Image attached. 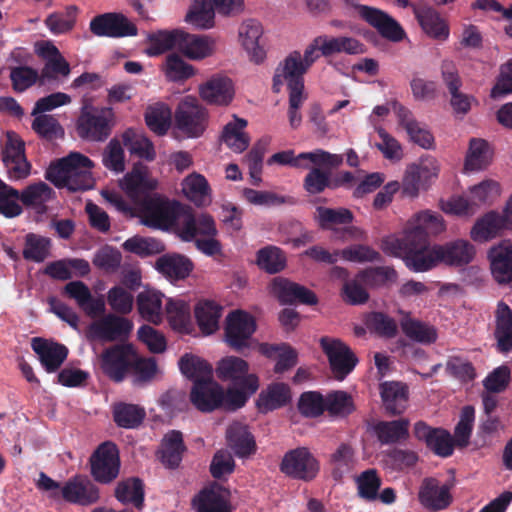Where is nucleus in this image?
I'll list each match as a JSON object with an SVG mask.
<instances>
[{
	"label": "nucleus",
	"mask_w": 512,
	"mask_h": 512,
	"mask_svg": "<svg viewBox=\"0 0 512 512\" xmlns=\"http://www.w3.org/2000/svg\"><path fill=\"white\" fill-rule=\"evenodd\" d=\"M433 268L439 263L449 267H463L476 256V248L468 240L456 239L445 244L431 246Z\"/></svg>",
	"instance_id": "nucleus-12"
},
{
	"label": "nucleus",
	"mask_w": 512,
	"mask_h": 512,
	"mask_svg": "<svg viewBox=\"0 0 512 512\" xmlns=\"http://www.w3.org/2000/svg\"><path fill=\"white\" fill-rule=\"evenodd\" d=\"M247 121L243 118L235 116L233 122H229L224 126L221 139L232 151L242 153L250 144V137L244 132Z\"/></svg>",
	"instance_id": "nucleus-49"
},
{
	"label": "nucleus",
	"mask_w": 512,
	"mask_h": 512,
	"mask_svg": "<svg viewBox=\"0 0 512 512\" xmlns=\"http://www.w3.org/2000/svg\"><path fill=\"white\" fill-rule=\"evenodd\" d=\"M400 326L405 336L417 343L430 345L438 338L437 329L433 325L412 318L408 314L401 319Z\"/></svg>",
	"instance_id": "nucleus-43"
},
{
	"label": "nucleus",
	"mask_w": 512,
	"mask_h": 512,
	"mask_svg": "<svg viewBox=\"0 0 512 512\" xmlns=\"http://www.w3.org/2000/svg\"><path fill=\"white\" fill-rule=\"evenodd\" d=\"M306 161L316 166L338 168L343 163V156L341 154L330 153L323 149L302 152L295 156L293 150H286L273 154L268 160V163H277L280 165H289L294 168L308 169L309 164L306 163Z\"/></svg>",
	"instance_id": "nucleus-9"
},
{
	"label": "nucleus",
	"mask_w": 512,
	"mask_h": 512,
	"mask_svg": "<svg viewBox=\"0 0 512 512\" xmlns=\"http://www.w3.org/2000/svg\"><path fill=\"white\" fill-rule=\"evenodd\" d=\"M228 446L237 457L243 458L253 454L256 450V443L247 425L240 422H233L226 430Z\"/></svg>",
	"instance_id": "nucleus-35"
},
{
	"label": "nucleus",
	"mask_w": 512,
	"mask_h": 512,
	"mask_svg": "<svg viewBox=\"0 0 512 512\" xmlns=\"http://www.w3.org/2000/svg\"><path fill=\"white\" fill-rule=\"evenodd\" d=\"M77 14V6H67L63 12H54L48 15L45 25L55 35L67 33L74 28Z\"/></svg>",
	"instance_id": "nucleus-61"
},
{
	"label": "nucleus",
	"mask_w": 512,
	"mask_h": 512,
	"mask_svg": "<svg viewBox=\"0 0 512 512\" xmlns=\"http://www.w3.org/2000/svg\"><path fill=\"white\" fill-rule=\"evenodd\" d=\"M133 327L130 319L109 313L90 323L85 334L87 340L91 342L123 341L130 336Z\"/></svg>",
	"instance_id": "nucleus-7"
},
{
	"label": "nucleus",
	"mask_w": 512,
	"mask_h": 512,
	"mask_svg": "<svg viewBox=\"0 0 512 512\" xmlns=\"http://www.w3.org/2000/svg\"><path fill=\"white\" fill-rule=\"evenodd\" d=\"M191 403L201 412H212L221 407L223 389L212 378L198 379L190 392Z\"/></svg>",
	"instance_id": "nucleus-23"
},
{
	"label": "nucleus",
	"mask_w": 512,
	"mask_h": 512,
	"mask_svg": "<svg viewBox=\"0 0 512 512\" xmlns=\"http://www.w3.org/2000/svg\"><path fill=\"white\" fill-rule=\"evenodd\" d=\"M65 501L82 506L95 504L100 499L99 488L85 475H75L61 488Z\"/></svg>",
	"instance_id": "nucleus-22"
},
{
	"label": "nucleus",
	"mask_w": 512,
	"mask_h": 512,
	"mask_svg": "<svg viewBox=\"0 0 512 512\" xmlns=\"http://www.w3.org/2000/svg\"><path fill=\"white\" fill-rule=\"evenodd\" d=\"M490 159L488 142L483 139L472 138L465 159V169L470 171L482 170L489 165Z\"/></svg>",
	"instance_id": "nucleus-58"
},
{
	"label": "nucleus",
	"mask_w": 512,
	"mask_h": 512,
	"mask_svg": "<svg viewBox=\"0 0 512 512\" xmlns=\"http://www.w3.org/2000/svg\"><path fill=\"white\" fill-rule=\"evenodd\" d=\"M316 212V221L323 230H333L338 225H349L354 220L352 211L344 207L329 208L318 206Z\"/></svg>",
	"instance_id": "nucleus-51"
},
{
	"label": "nucleus",
	"mask_w": 512,
	"mask_h": 512,
	"mask_svg": "<svg viewBox=\"0 0 512 512\" xmlns=\"http://www.w3.org/2000/svg\"><path fill=\"white\" fill-rule=\"evenodd\" d=\"M355 464V451L348 443H341L328 458L331 477L338 483L354 469Z\"/></svg>",
	"instance_id": "nucleus-36"
},
{
	"label": "nucleus",
	"mask_w": 512,
	"mask_h": 512,
	"mask_svg": "<svg viewBox=\"0 0 512 512\" xmlns=\"http://www.w3.org/2000/svg\"><path fill=\"white\" fill-rule=\"evenodd\" d=\"M256 263L267 273L276 274L285 268L286 257L280 248L269 245L258 250Z\"/></svg>",
	"instance_id": "nucleus-62"
},
{
	"label": "nucleus",
	"mask_w": 512,
	"mask_h": 512,
	"mask_svg": "<svg viewBox=\"0 0 512 512\" xmlns=\"http://www.w3.org/2000/svg\"><path fill=\"white\" fill-rule=\"evenodd\" d=\"M197 512H232L230 492L218 484L203 488L193 499Z\"/></svg>",
	"instance_id": "nucleus-28"
},
{
	"label": "nucleus",
	"mask_w": 512,
	"mask_h": 512,
	"mask_svg": "<svg viewBox=\"0 0 512 512\" xmlns=\"http://www.w3.org/2000/svg\"><path fill=\"white\" fill-rule=\"evenodd\" d=\"M163 70L167 79L173 82H183L195 74V68L177 53L167 55Z\"/></svg>",
	"instance_id": "nucleus-64"
},
{
	"label": "nucleus",
	"mask_w": 512,
	"mask_h": 512,
	"mask_svg": "<svg viewBox=\"0 0 512 512\" xmlns=\"http://www.w3.org/2000/svg\"><path fill=\"white\" fill-rule=\"evenodd\" d=\"M186 450L183 434L178 430H171L164 435L157 455L166 468L174 470L180 466Z\"/></svg>",
	"instance_id": "nucleus-30"
},
{
	"label": "nucleus",
	"mask_w": 512,
	"mask_h": 512,
	"mask_svg": "<svg viewBox=\"0 0 512 512\" xmlns=\"http://www.w3.org/2000/svg\"><path fill=\"white\" fill-rule=\"evenodd\" d=\"M196 322L206 335L213 334L219 328L222 306L212 300L200 301L194 310Z\"/></svg>",
	"instance_id": "nucleus-45"
},
{
	"label": "nucleus",
	"mask_w": 512,
	"mask_h": 512,
	"mask_svg": "<svg viewBox=\"0 0 512 512\" xmlns=\"http://www.w3.org/2000/svg\"><path fill=\"white\" fill-rule=\"evenodd\" d=\"M215 8L210 0H194L186 21L199 29H210L214 26Z\"/></svg>",
	"instance_id": "nucleus-57"
},
{
	"label": "nucleus",
	"mask_w": 512,
	"mask_h": 512,
	"mask_svg": "<svg viewBox=\"0 0 512 512\" xmlns=\"http://www.w3.org/2000/svg\"><path fill=\"white\" fill-rule=\"evenodd\" d=\"M115 125L112 107H98L84 104L76 121V132L82 140L91 142L106 141Z\"/></svg>",
	"instance_id": "nucleus-4"
},
{
	"label": "nucleus",
	"mask_w": 512,
	"mask_h": 512,
	"mask_svg": "<svg viewBox=\"0 0 512 512\" xmlns=\"http://www.w3.org/2000/svg\"><path fill=\"white\" fill-rule=\"evenodd\" d=\"M359 16L385 39L398 43L406 37L402 26L385 11L367 5H358Z\"/></svg>",
	"instance_id": "nucleus-18"
},
{
	"label": "nucleus",
	"mask_w": 512,
	"mask_h": 512,
	"mask_svg": "<svg viewBox=\"0 0 512 512\" xmlns=\"http://www.w3.org/2000/svg\"><path fill=\"white\" fill-rule=\"evenodd\" d=\"M183 37V30L175 29L172 31L159 30L148 35L149 47L146 54L149 56H159L168 50L177 47L180 50V42Z\"/></svg>",
	"instance_id": "nucleus-48"
},
{
	"label": "nucleus",
	"mask_w": 512,
	"mask_h": 512,
	"mask_svg": "<svg viewBox=\"0 0 512 512\" xmlns=\"http://www.w3.org/2000/svg\"><path fill=\"white\" fill-rule=\"evenodd\" d=\"M412 12L428 37L439 42H444L449 38L450 27L447 20L432 6L425 2H419L412 6Z\"/></svg>",
	"instance_id": "nucleus-20"
},
{
	"label": "nucleus",
	"mask_w": 512,
	"mask_h": 512,
	"mask_svg": "<svg viewBox=\"0 0 512 512\" xmlns=\"http://www.w3.org/2000/svg\"><path fill=\"white\" fill-rule=\"evenodd\" d=\"M495 338L497 349L501 353L512 351V310L503 301H500L496 310Z\"/></svg>",
	"instance_id": "nucleus-40"
},
{
	"label": "nucleus",
	"mask_w": 512,
	"mask_h": 512,
	"mask_svg": "<svg viewBox=\"0 0 512 512\" xmlns=\"http://www.w3.org/2000/svg\"><path fill=\"white\" fill-rule=\"evenodd\" d=\"M248 371L247 361L237 356L222 358L216 367V375L221 381L230 382L233 386L243 387L250 393H255L259 388V378Z\"/></svg>",
	"instance_id": "nucleus-14"
},
{
	"label": "nucleus",
	"mask_w": 512,
	"mask_h": 512,
	"mask_svg": "<svg viewBox=\"0 0 512 512\" xmlns=\"http://www.w3.org/2000/svg\"><path fill=\"white\" fill-rule=\"evenodd\" d=\"M207 115L196 98L185 97L175 110V126L188 137H199L206 129Z\"/></svg>",
	"instance_id": "nucleus-10"
},
{
	"label": "nucleus",
	"mask_w": 512,
	"mask_h": 512,
	"mask_svg": "<svg viewBox=\"0 0 512 512\" xmlns=\"http://www.w3.org/2000/svg\"><path fill=\"white\" fill-rule=\"evenodd\" d=\"M262 33V25L254 19L244 21L239 27V38L242 46L255 63L262 62L266 56L265 50L259 44Z\"/></svg>",
	"instance_id": "nucleus-34"
},
{
	"label": "nucleus",
	"mask_w": 512,
	"mask_h": 512,
	"mask_svg": "<svg viewBox=\"0 0 512 512\" xmlns=\"http://www.w3.org/2000/svg\"><path fill=\"white\" fill-rule=\"evenodd\" d=\"M90 473L100 484H110L119 475L120 456L117 445L111 441L101 443L89 458Z\"/></svg>",
	"instance_id": "nucleus-6"
},
{
	"label": "nucleus",
	"mask_w": 512,
	"mask_h": 512,
	"mask_svg": "<svg viewBox=\"0 0 512 512\" xmlns=\"http://www.w3.org/2000/svg\"><path fill=\"white\" fill-rule=\"evenodd\" d=\"M62 294L75 300L88 316L95 317L105 311L104 301L100 298H94L89 287L80 280L67 283L63 287Z\"/></svg>",
	"instance_id": "nucleus-29"
},
{
	"label": "nucleus",
	"mask_w": 512,
	"mask_h": 512,
	"mask_svg": "<svg viewBox=\"0 0 512 512\" xmlns=\"http://www.w3.org/2000/svg\"><path fill=\"white\" fill-rule=\"evenodd\" d=\"M181 373L188 379L198 381V379L212 378V366L198 356L185 354L179 360Z\"/></svg>",
	"instance_id": "nucleus-60"
},
{
	"label": "nucleus",
	"mask_w": 512,
	"mask_h": 512,
	"mask_svg": "<svg viewBox=\"0 0 512 512\" xmlns=\"http://www.w3.org/2000/svg\"><path fill=\"white\" fill-rule=\"evenodd\" d=\"M133 346L116 344L103 350L99 357L103 374L115 383L122 382L130 373Z\"/></svg>",
	"instance_id": "nucleus-11"
},
{
	"label": "nucleus",
	"mask_w": 512,
	"mask_h": 512,
	"mask_svg": "<svg viewBox=\"0 0 512 512\" xmlns=\"http://www.w3.org/2000/svg\"><path fill=\"white\" fill-rule=\"evenodd\" d=\"M279 468L292 479L310 482L319 474L320 462L309 448L297 447L284 454Z\"/></svg>",
	"instance_id": "nucleus-5"
},
{
	"label": "nucleus",
	"mask_w": 512,
	"mask_h": 512,
	"mask_svg": "<svg viewBox=\"0 0 512 512\" xmlns=\"http://www.w3.org/2000/svg\"><path fill=\"white\" fill-rule=\"evenodd\" d=\"M166 314L174 330L188 333L191 328L190 305L182 299H169Z\"/></svg>",
	"instance_id": "nucleus-52"
},
{
	"label": "nucleus",
	"mask_w": 512,
	"mask_h": 512,
	"mask_svg": "<svg viewBox=\"0 0 512 512\" xmlns=\"http://www.w3.org/2000/svg\"><path fill=\"white\" fill-rule=\"evenodd\" d=\"M409 426L410 421L407 418L380 421L374 426V432L381 444H395L408 439Z\"/></svg>",
	"instance_id": "nucleus-42"
},
{
	"label": "nucleus",
	"mask_w": 512,
	"mask_h": 512,
	"mask_svg": "<svg viewBox=\"0 0 512 512\" xmlns=\"http://www.w3.org/2000/svg\"><path fill=\"white\" fill-rule=\"evenodd\" d=\"M145 416V410L135 404L119 403L113 409L115 423L117 426L126 429H134L140 426Z\"/></svg>",
	"instance_id": "nucleus-55"
},
{
	"label": "nucleus",
	"mask_w": 512,
	"mask_h": 512,
	"mask_svg": "<svg viewBox=\"0 0 512 512\" xmlns=\"http://www.w3.org/2000/svg\"><path fill=\"white\" fill-rule=\"evenodd\" d=\"M487 258L494 280L500 285L512 284V242L502 240L489 248Z\"/></svg>",
	"instance_id": "nucleus-21"
},
{
	"label": "nucleus",
	"mask_w": 512,
	"mask_h": 512,
	"mask_svg": "<svg viewBox=\"0 0 512 512\" xmlns=\"http://www.w3.org/2000/svg\"><path fill=\"white\" fill-rule=\"evenodd\" d=\"M122 188L126 195L139 206L146 199L153 197L151 193L157 188V181L150 177L145 169L134 167L125 175Z\"/></svg>",
	"instance_id": "nucleus-26"
},
{
	"label": "nucleus",
	"mask_w": 512,
	"mask_h": 512,
	"mask_svg": "<svg viewBox=\"0 0 512 512\" xmlns=\"http://www.w3.org/2000/svg\"><path fill=\"white\" fill-rule=\"evenodd\" d=\"M291 401L290 387L283 382L269 384L263 389L256 400L260 413H268L286 406Z\"/></svg>",
	"instance_id": "nucleus-33"
},
{
	"label": "nucleus",
	"mask_w": 512,
	"mask_h": 512,
	"mask_svg": "<svg viewBox=\"0 0 512 512\" xmlns=\"http://www.w3.org/2000/svg\"><path fill=\"white\" fill-rule=\"evenodd\" d=\"M137 309L147 322L159 324L162 321V294L155 290H144L137 295Z\"/></svg>",
	"instance_id": "nucleus-46"
},
{
	"label": "nucleus",
	"mask_w": 512,
	"mask_h": 512,
	"mask_svg": "<svg viewBox=\"0 0 512 512\" xmlns=\"http://www.w3.org/2000/svg\"><path fill=\"white\" fill-rule=\"evenodd\" d=\"M379 389L383 406L389 415H400L406 410L409 396L406 384L385 381L380 384Z\"/></svg>",
	"instance_id": "nucleus-31"
},
{
	"label": "nucleus",
	"mask_w": 512,
	"mask_h": 512,
	"mask_svg": "<svg viewBox=\"0 0 512 512\" xmlns=\"http://www.w3.org/2000/svg\"><path fill=\"white\" fill-rule=\"evenodd\" d=\"M122 247L125 251L133 253L141 258L160 254L165 251L164 243L153 237L133 236L128 238Z\"/></svg>",
	"instance_id": "nucleus-54"
},
{
	"label": "nucleus",
	"mask_w": 512,
	"mask_h": 512,
	"mask_svg": "<svg viewBox=\"0 0 512 512\" xmlns=\"http://www.w3.org/2000/svg\"><path fill=\"white\" fill-rule=\"evenodd\" d=\"M89 29L98 37L124 38L138 34L137 26L120 12L96 15L91 19Z\"/></svg>",
	"instance_id": "nucleus-15"
},
{
	"label": "nucleus",
	"mask_w": 512,
	"mask_h": 512,
	"mask_svg": "<svg viewBox=\"0 0 512 512\" xmlns=\"http://www.w3.org/2000/svg\"><path fill=\"white\" fill-rule=\"evenodd\" d=\"M143 222L148 227L167 229L172 227L178 216V203H170L158 195L139 205Z\"/></svg>",
	"instance_id": "nucleus-16"
},
{
	"label": "nucleus",
	"mask_w": 512,
	"mask_h": 512,
	"mask_svg": "<svg viewBox=\"0 0 512 512\" xmlns=\"http://www.w3.org/2000/svg\"><path fill=\"white\" fill-rule=\"evenodd\" d=\"M444 230L439 214L420 212L407 222L404 229L382 240V250L389 255L400 257L414 272H425L433 268L429 235Z\"/></svg>",
	"instance_id": "nucleus-1"
},
{
	"label": "nucleus",
	"mask_w": 512,
	"mask_h": 512,
	"mask_svg": "<svg viewBox=\"0 0 512 512\" xmlns=\"http://www.w3.org/2000/svg\"><path fill=\"white\" fill-rule=\"evenodd\" d=\"M441 74L450 95V104L453 111L458 115H466L471 109L472 96L460 92L462 86L458 70L452 61H443L441 65Z\"/></svg>",
	"instance_id": "nucleus-24"
},
{
	"label": "nucleus",
	"mask_w": 512,
	"mask_h": 512,
	"mask_svg": "<svg viewBox=\"0 0 512 512\" xmlns=\"http://www.w3.org/2000/svg\"><path fill=\"white\" fill-rule=\"evenodd\" d=\"M325 58L332 57L337 54L359 55L366 52L365 45L355 37L351 36H329L321 35Z\"/></svg>",
	"instance_id": "nucleus-41"
},
{
	"label": "nucleus",
	"mask_w": 512,
	"mask_h": 512,
	"mask_svg": "<svg viewBox=\"0 0 512 512\" xmlns=\"http://www.w3.org/2000/svg\"><path fill=\"white\" fill-rule=\"evenodd\" d=\"M50 247L51 240L49 238L35 233H28L25 236L22 251L23 258L27 261L41 263L48 257Z\"/></svg>",
	"instance_id": "nucleus-59"
},
{
	"label": "nucleus",
	"mask_w": 512,
	"mask_h": 512,
	"mask_svg": "<svg viewBox=\"0 0 512 512\" xmlns=\"http://www.w3.org/2000/svg\"><path fill=\"white\" fill-rule=\"evenodd\" d=\"M414 437L424 442L435 455L447 458L454 452V439L444 428L432 427L425 421H417L413 427Z\"/></svg>",
	"instance_id": "nucleus-17"
},
{
	"label": "nucleus",
	"mask_w": 512,
	"mask_h": 512,
	"mask_svg": "<svg viewBox=\"0 0 512 512\" xmlns=\"http://www.w3.org/2000/svg\"><path fill=\"white\" fill-rule=\"evenodd\" d=\"M505 229L498 212L490 211L478 219L470 231V237L475 242L484 243L495 237Z\"/></svg>",
	"instance_id": "nucleus-44"
},
{
	"label": "nucleus",
	"mask_w": 512,
	"mask_h": 512,
	"mask_svg": "<svg viewBox=\"0 0 512 512\" xmlns=\"http://www.w3.org/2000/svg\"><path fill=\"white\" fill-rule=\"evenodd\" d=\"M320 346L337 380H343L358 363L357 357L349 346L339 339L324 336L320 339Z\"/></svg>",
	"instance_id": "nucleus-13"
},
{
	"label": "nucleus",
	"mask_w": 512,
	"mask_h": 512,
	"mask_svg": "<svg viewBox=\"0 0 512 512\" xmlns=\"http://www.w3.org/2000/svg\"><path fill=\"white\" fill-rule=\"evenodd\" d=\"M162 275L172 280L187 278L194 268L193 262L181 254H165L159 257L155 265Z\"/></svg>",
	"instance_id": "nucleus-37"
},
{
	"label": "nucleus",
	"mask_w": 512,
	"mask_h": 512,
	"mask_svg": "<svg viewBox=\"0 0 512 512\" xmlns=\"http://www.w3.org/2000/svg\"><path fill=\"white\" fill-rule=\"evenodd\" d=\"M452 487V484H441L436 478L426 477L420 485L418 500L430 512L444 510L453 502Z\"/></svg>",
	"instance_id": "nucleus-19"
},
{
	"label": "nucleus",
	"mask_w": 512,
	"mask_h": 512,
	"mask_svg": "<svg viewBox=\"0 0 512 512\" xmlns=\"http://www.w3.org/2000/svg\"><path fill=\"white\" fill-rule=\"evenodd\" d=\"M34 117L31 128L39 137L47 141L64 137V129L53 115L40 113Z\"/></svg>",
	"instance_id": "nucleus-63"
},
{
	"label": "nucleus",
	"mask_w": 512,
	"mask_h": 512,
	"mask_svg": "<svg viewBox=\"0 0 512 512\" xmlns=\"http://www.w3.org/2000/svg\"><path fill=\"white\" fill-rule=\"evenodd\" d=\"M31 347L38 355L39 361L47 373L58 371L69 353L64 344L41 337L32 338Z\"/></svg>",
	"instance_id": "nucleus-25"
},
{
	"label": "nucleus",
	"mask_w": 512,
	"mask_h": 512,
	"mask_svg": "<svg viewBox=\"0 0 512 512\" xmlns=\"http://www.w3.org/2000/svg\"><path fill=\"white\" fill-rule=\"evenodd\" d=\"M185 196L197 206L210 204V186L206 178L198 173L187 176L182 183Z\"/></svg>",
	"instance_id": "nucleus-50"
},
{
	"label": "nucleus",
	"mask_w": 512,
	"mask_h": 512,
	"mask_svg": "<svg viewBox=\"0 0 512 512\" xmlns=\"http://www.w3.org/2000/svg\"><path fill=\"white\" fill-rule=\"evenodd\" d=\"M114 495L121 504L132 503L141 510L145 500L144 483L138 477L128 478L117 484Z\"/></svg>",
	"instance_id": "nucleus-47"
},
{
	"label": "nucleus",
	"mask_w": 512,
	"mask_h": 512,
	"mask_svg": "<svg viewBox=\"0 0 512 512\" xmlns=\"http://www.w3.org/2000/svg\"><path fill=\"white\" fill-rule=\"evenodd\" d=\"M122 142L130 154L147 161L154 160L156 154L152 142L132 128L123 132Z\"/></svg>",
	"instance_id": "nucleus-53"
},
{
	"label": "nucleus",
	"mask_w": 512,
	"mask_h": 512,
	"mask_svg": "<svg viewBox=\"0 0 512 512\" xmlns=\"http://www.w3.org/2000/svg\"><path fill=\"white\" fill-rule=\"evenodd\" d=\"M179 51L188 59L202 60L214 53L215 40L207 35H194L183 31Z\"/></svg>",
	"instance_id": "nucleus-38"
},
{
	"label": "nucleus",
	"mask_w": 512,
	"mask_h": 512,
	"mask_svg": "<svg viewBox=\"0 0 512 512\" xmlns=\"http://www.w3.org/2000/svg\"><path fill=\"white\" fill-rule=\"evenodd\" d=\"M272 291L282 304L300 303L312 306L318 303V297L312 290L285 278H275Z\"/></svg>",
	"instance_id": "nucleus-27"
},
{
	"label": "nucleus",
	"mask_w": 512,
	"mask_h": 512,
	"mask_svg": "<svg viewBox=\"0 0 512 512\" xmlns=\"http://www.w3.org/2000/svg\"><path fill=\"white\" fill-rule=\"evenodd\" d=\"M55 198V191L45 182L28 185L20 192V201L26 207H32L37 214L48 211L47 203Z\"/></svg>",
	"instance_id": "nucleus-39"
},
{
	"label": "nucleus",
	"mask_w": 512,
	"mask_h": 512,
	"mask_svg": "<svg viewBox=\"0 0 512 512\" xmlns=\"http://www.w3.org/2000/svg\"><path fill=\"white\" fill-rule=\"evenodd\" d=\"M201 98L208 104L228 105L234 96L231 79L216 75L199 87Z\"/></svg>",
	"instance_id": "nucleus-32"
},
{
	"label": "nucleus",
	"mask_w": 512,
	"mask_h": 512,
	"mask_svg": "<svg viewBox=\"0 0 512 512\" xmlns=\"http://www.w3.org/2000/svg\"><path fill=\"white\" fill-rule=\"evenodd\" d=\"M92 167L93 163L87 156L72 152L52 162L45 178L57 188H67L70 192L86 191L94 186Z\"/></svg>",
	"instance_id": "nucleus-2"
},
{
	"label": "nucleus",
	"mask_w": 512,
	"mask_h": 512,
	"mask_svg": "<svg viewBox=\"0 0 512 512\" xmlns=\"http://www.w3.org/2000/svg\"><path fill=\"white\" fill-rule=\"evenodd\" d=\"M321 35L315 37L305 48L303 55L299 51L291 52L275 70L272 90L279 93L284 82L304 86V74L322 56L325 58Z\"/></svg>",
	"instance_id": "nucleus-3"
},
{
	"label": "nucleus",
	"mask_w": 512,
	"mask_h": 512,
	"mask_svg": "<svg viewBox=\"0 0 512 512\" xmlns=\"http://www.w3.org/2000/svg\"><path fill=\"white\" fill-rule=\"evenodd\" d=\"M255 318L246 311L234 310L225 321V341L236 352L242 353L250 347V340L256 331Z\"/></svg>",
	"instance_id": "nucleus-8"
},
{
	"label": "nucleus",
	"mask_w": 512,
	"mask_h": 512,
	"mask_svg": "<svg viewBox=\"0 0 512 512\" xmlns=\"http://www.w3.org/2000/svg\"><path fill=\"white\" fill-rule=\"evenodd\" d=\"M171 117V109L163 103L149 106L145 112L146 125L159 136L165 135L169 130Z\"/></svg>",
	"instance_id": "nucleus-56"
}]
</instances>
